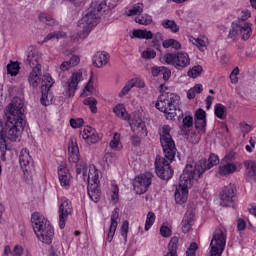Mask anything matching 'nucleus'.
Instances as JSON below:
<instances>
[{
    "label": "nucleus",
    "instance_id": "obj_17",
    "mask_svg": "<svg viewBox=\"0 0 256 256\" xmlns=\"http://www.w3.org/2000/svg\"><path fill=\"white\" fill-rule=\"evenodd\" d=\"M57 173L61 187L66 189V191H69V189H71V181H73V176L71 175L69 168L65 165H60L58 166Z\"/></svg>",
    "mask_w": 256,
    "mask_h": 256
},
{
    "label": "nucleus",
    "instance_id": "obj_34",
    "mask_svg": "<svg viewBox=\"0 0 256 256\" xmlns=\"http://www.w3.org/2000/svg\"><path fill=\"white\" fill-rule=\"evenodd\" d=\"M146 39V41H149L153 39V32L151 30H142V29H136L132 32V39Z\"/></svg>",
    "mask_w": 256,
    "mask_h": 256
},
{
    "label": "nucleus",
    "instance_id": "obj_54",
    "mask_svg": "<svg viewBox=\"0 0 256 256\" xmlns=\"http://www.w3.org/2000/svg\"><path fill=\"white\" fill-rule=\"evenodd\" d=\"M197 249H199V246L197 245V243L192 242L186 250V256H195L196 255L195 251H197Z\"/></svg>",
    "mask_w": 256,
    "mask_h": 256
},
{
    "label": "nucleus",
    "instance_id": "obj_59",
    "mask_svg": "<svg viewBox=\"0 0 256 256\" xmlns=\"http://www.w3.org/2000/svg\"><path fill=\"white\" fill-rule=\"evenodd\" d=\"M130 141L133 147H140L141 146V136L134 134L130 137Z\"/></svg>",
    "mask_w": 256,
    "mask_h": 256
},
{
    "label": "nucleus",
    "instance_id": "obj_3",
    "mask_svg": "<svg viewBox=\"0 0 256 256\" xmlns=\"http://www.w3.org/2000/svg\"><path fill=\"white\" fill-rule=\"evenodd\" d=\"M31 223L36 237L42 243L51 245L53 243V237H55V230L49 220L43 214L34 212L31 216Z\"/></svg>",
    "mask_w": 256,
    "mask_h": 256
},
{
    "label": "nucleus",
    "instance_id": "obj_8",
    "mask_svg": "<svg viewBox=\"0 0 256 256\" xmlns=\"http://www.w3.org/2000/svg\"><path fill=\"white\" fill-rule=\"evenodd\" d=\"M160 61L164 65H172L175 69H185L191 65V58L187 52H167L160 56Z\"/></svg>",
    "mask_w": 256,
    "mask_h": 256
},
{
    "label": "nucleus",
    "instance_id": "obj_33",
    "mask_svg": "<svg viewBox=\"0 0 256 256\" xmlns=\"http://www.w3.org/2000/svg\"><path fill=\"white\" fill-rule=\"evenodd\" d=\"M113 111L116 115V117H119V119H124V121H130L131 116L129 113H127V109L125 108V105L123 104H117Z\"/></svg>",
    "mask_w": 256,
    "mask_h": 256
},
{
    "label": "nucleus",
    "instance_id": "obj_21",
    "mask_svg": "<svg viewBox=\"0 0 256 256\" xmlns=\"http://www.w3.org/2000/svg\"><path fill=\"white\" fill-rule=\"evenodd\" d=\"M133 87H137L138 89H143L145 87V81L141 78H132L128 82H126L125 86L119 93V97H125V95H129V91L133 89Z\"/></svg>",
    "mask_w": 256,
    "mask_h": 256
},
{
    "label": "nucleus",
    "instance_id": "obj_30",
    "mask_svg": "<svg viewBox=\"0 0 256 256\" xmlns=\"http://www.w3.org/2000/svg\"><path fill=\"white\" fill-rule=\"evenodd\" d=\"M168 252L163 256H179L177 251H179V238L174 236L171 238L170 242L168 243Z\"/></svg>",
    "mask_w": 256,
    "mask_h": 256
},
{
    "label": "nucleus",
    "instance_id": "obj_52",
    "mask_svg": "<svg viewBox=\"0 0 256 256\" xmlns=\"http://www.w3.org/2000/svg\"><path fill=\"white\" fill-rule=\"evenodd\" d=\"M239 67H235L232 72L230 73V81L232 83V85H237V83H239Z\"/></svg>",
    "mask_w": 256,
    "mask_h": 256
},
{
    "label": "nucleus",
    "instance_id": "obj_43",
    "mask_svg": "<svg viewBox=\"0 0 256 256\" xmlns=\"http://www.w3.org/2000/svg\"><path fill=\"white\" fill-rule=\"evenodd\" d=\"M83 104L89 107L91 113H97V99L95 97H88L83 100Z\"/></svg>",
    "mask_w": 256,
    "mask_h": 256
},
{
    "label": "nucleus",
    "instance_id": "obj_44",
    "mask_svg": "<svg viewBox=\"0 0 256 256\" xmlns=\"http://www.w3.org/2000/svg\"><path fill=\"white\" fill-rule=\"evenodd\" d=\"M157 219V216H155V212L150 211L148 212L146 216V221H145V231H149L153 225H155V220Z\"/></svg>",
    "mask_w": 256,
    "mask_h": 256
},
{
    "label": "nucleus",
    "instance_id": "obj_55",
    "mask_svg": "<svg viewBox=\"0 0 256 256\" xmlns=\"http://www.w3.org/2000/svg\"><path fill=\"white\" fill-rule=\"evenodd\" d=\"M195 129H200L202 133H205L207 129V120H195Z\"/></svg>",
    "mask_w": 256,
    "mask_h": 256
},
{
    "label": "nucleus",
    "instance_id": "obj_2",
    "mask_svg": "<svg viewBox=\"0 0 256 256\" xmlns=\"http://www.w3.org/2000/svg\"><path fill=\"white\" fill-rule=\"evenodd\" d=\"M105 7H107L105 2L95 1L91 3L87 13L78 21V27L81 30L78 32L77 39H87L89 37V33L93 31L94 27H97L101 19L99 13H101Z\"/></svg>",
    "mask_w": 256,
    "mask_h": 256
},
{
    "label": "nucleus",
    "instance_id": "obj_47",
    "mask_svg": "<svg viewBox=\"0 0 256 256\" xmlns=\"http://www.w3.org/2000/svg\"><path fill=\"white\" fill-rule=\"evenodd\" d=\"M38 19L41 23H45L46 25H49V26L57 25V20L53 19V17L45 13L40 14L38 16Z\"/></svg>",
    "mask_w": 256,
    "mask_h": 256
},
{
    "label": "nucleus",
    "instance_id": "obj_22",
    "mask_svg": "<svg viewBox=\"0 0 256 256\" xmlns=\"http://www.w3.org/2000/svg\"><path fill=\"white\" fill-rule=\"evenodd\" d=\"M109 53L103 51L96 52L95 55L92 58L93 65L97 67L98 69H101V67H105L107 63H109Z\"/></svg>",
    "mask_w": 256,
    "mask_h": 256
},
{
    "label": "nucleus",
    "instance_id": "obj_25",
    "mask_svg": "<svg viewBox=\"0 0 256 256\" xmlns=\"http://www.w3.org/2000/svg\"><path fill=\"white\" fill-rule=\"evenodd\" d=\"M130 127L133 133H137L140 137H147V126L145 125V121L139 119L134 123L130 122Z\"/></svg>",
    "mask_w": 256,
    "mask_h": 256
},
{
    "label": "nucleus",
    "instance_id": "obj_63",
    "mask_svg": "<svg viewBox=\"0 0 256 256\" xmlns=\"http://www.w3.org/2000/svg\"><path fill=\"white\" fill-rule=\"evenodd\" d=\"M162 67L154 66L151 68V74L153 77H159L161 75Z\"/></svg>",
    "mask_w": 256,
    "mask_h": 256
},
{
    "label": "nucleus",
    "instance_id": "obj_18",
    "mask_svg": "<svg viewBox=\"0 0 256 256\" xmlns=\"http://www.w3.org/2000/svg\"><path fill=\"white\" fill-rule=\"evenodd\" d=\"M80 137L87 143V145H95V143H99V133L93 127L86 126L80 131Z\"/></svg>",
    "mask_w": 256,
    "mask_h": 256
},
{
    "label": "nucleus",
    "instance_id": "obj_50",
    "mask_svg": "<svg viewBox=\"0 0 256 256\" xmlns=\"http://www.w3.org/2000/svg\"><path fill=\"white\" fill-rule=\"evenodd\" d=\"M139 13H143V4L142 3H138L132 9H130L128 12V17H131L133 15H139Z\"/></svg>",
    "mask_w": 256,
    "mask_h": 256
},
{
    "label": "nucleus",
    "instance_id": "obj_53",
    "mask_svg": "<svg viewBox=\"0 0 256 256\" xmlns=\"http://www.w3.org/2000/svg\"><path fill=\"white\" fill-rule=\"evenodd\" d=\"M207 113L202 108H199L195 112V118L197 121H206Z\"/></svg>",
    "mask_w": 256,
    "mask_h": 256
},
{
    "label": "nucleus",
    "instance_id": "obj_29",
    "mask_svg": "<svg viewBox=\"0 0 256 256\" xmlns=\"http://www.w3.org/2000/svg\"><path fill=\"white\" fill-rule=\"evenodd\" d=\"M81 62V58L77 55H73L69 60H66L61 63L60 70L65 72L69 71V69H73V67H77Z\"/></svg>",
    "mask_w": 256,
    "mask_h": 256
},
{
    "label": "nucleus",
    "instance_id": "obj_62",
    "mask_svg": "<svg viewBox=\"0 0 256 256\" xmlns=\"http://www.w3.org/2000/svg\"><path fill=\"white\" fill-rule=\"evenodd\" d=\"M23 255V246L15 245L12 251V256H21Z\"/></svg>",
    "mask_w": 256,
    "mask_h": 256
},
{
    "label": "nucleus",
    "instance_id": "obj_24",
    "mask_svg": "<svg viewBox=\"0 0 256 256\" xmlns=\"http://www.w3.org/2000/svg\"><path fill=\"white\" fill-rule=\"evenodd\" d=\"M39 61H41V56H39L37 50H31L27 53L25 63L26 65H29L31 69H35V67H39V69H41Z\"/></svg>",
    "mask_w": 256,
    "mask_h": 256
},
{
    "label": "nucleus",
    "instance_id": "obj_26",
    "mask_svg": "<svg viewBox=\"0 0 256 256\" xmlns=\"http://www.w3.org/2000/svg\"><path fill=\"white\" fill-rule=\"evenodd\" d=\"M28 83L34 89H37V86L41 85V69L39 67L32 69L28 76Z\"/></svg>",
    "mask_w": 256,
    "mask_h": 256
},
{
    "label": "nucleus",
    "instance_id": "obj_51",
    "mask_svg": "<svg viewBox=\"0 0 256 256\" xmlns=\"http://www.w3.org/2000/svg\"><path fill=\"white\" fill-rule=\"evenodd\" d=\"M128 234H129V221H124L120 229V235L121 237H123L124 241H127Z\"/></svg>",
    "mask_w": 256,
    "mask_h": 256
},
{
    "label": "nucleus",
    "instance_id": "obj_20",
    "mask_svg": "<svg viewBox=\"0 0 256 256\" xmlns=\"http://www.w3.org/2000/svg\"><path fill=\"white\" fill-rule=\"evenodd\" d=\"M31 154L27 148H23L20 152L19 163L20 167L24 173V177H29V169L31 165Z\"/></svg>",
    "mask_w": 256,
    "mask_h": 256
},
{
    "label": "nucleus",
    "instance_id": "obj_19",
    "mask_svg": "<svg viewBox=\"0 0 256 256\" xmlns=\"http://www.w3.org/2000/svg\"><path fill=\"white\" fill-rule=\"evenodd\" d=\"M119 208H114L110 216V227L107 233V241L111 243L115 237V232L117 231V226L119 225Z\"/></svg>",
    "mask_w": 256,
    "mask_h": 256
},
{
    "label": "nucleus",
    "instance_id": "obj_28",
    "mask_svg": "<svg viewBox=\"0 0 256 256\" xmlns=\"http://www.w3.org/2000/svg\"><path fill=\"white\" fill-rule=\"evenodd\" d=\"M193 219H195V213L193 212H186L181 225H182V233H189L191 231V227H193V225L191 223H193Z\"/></svg>",
    "mask_w": 256,
    "mask_h": 256
},
{
    "label": "nucleus",
    "instance_id": "obj_64",
    "mask_svg": "<svg viewBox=\"0 0 256 256\" xmlns=\"http://www.w3.org/2000/svg\"><path fill=\"white\" fill-rule=\"evenodd\" d=\"M152 39H154V41H157V42L163 41V33L157 32V33L153 34Z\"/></svg>",
    "mask_w": 256,
    "mask_h": 256
},
{
    "label": "nucleus",
    "instance_id": "obj_42",
    "mask_svg": "<svg viewBox=\"0 0 256 256\" xmlns=\"http://www.w3.org/2000/svg\"><path fill=\"white\" fill-rule=\"evenodd\" d=\"M246 167V175L247 177H255L256 175V163L253 160H247L244 163Z\"/></svg>",
    "mask_w": 256,
    "mask_h": 256
},
{
    "label": "nucleus",
    "instance_id": "obj_31",
    "mask_svg": "<svg viewBox=\"0 0 256 256\" xmlns=\"http://www.w3.org/2000/svg\"><path fill=\"white\" fill-rule=\"evenodd\" d=\"M191 43H193L199 51H207V45H209V38L206 36H199L198 38H191Z\"/></svg>",
    "mask_w": 256,
    "mask_h": 256
},
{
    "label": "nucleus",
    "instance_id": "obj_14",
    "mask_svg": "<svg viewBox=\"0 0 256 256\" xmlns=\"http://www.w3.org/2000/svg\"><path fill=\"white\" fill-rule=\"evenodd\" d=\"M73 213V203L67 197L60 198V204L58 208L59 215V227L63 229L69 219V215Z\"/></svg>",
    "mask_w": 256,
    "mask_h": 256
},
{
    "label": "nucleus",
    "instance_id": "obj_61",
    "mask_svg": "<svg viewBox=\"0 0 256 256\" xmlns=\"http://www.w3.org/2000/svg\"><path fill=\"white\" fill-rule=\"evenodd\" d=\"M237 229L238 231H245L247 229V223L243 218L237 220Z\"/></svg>",
    "mask_w": 256,
    "mask_h": 256
},
{
    "label": "nucleus",
    "instance_id": "obj_36",
    "mask_svg": "<svg viewBox=\"0 0 256 256\" xmlns=\"http://www.w3.org/2000/svg\"><path fill=\"white\" fill-rule=\"evenodd\" d=\"M110 148L114 151H121L123 144L121 143V134L115 132L112 140L110 141Z\"/></svg>",
    "mask_w": 256,
    "mask_h": 256
},
{
    "label": "nucleus",
    "instance_id": "obj_37",
    "mask_svg": "<svg viewBox=\"0 0 256 256\" xmlns=\"http://www.w3.org/2000/svg\"><path fill=\"white\" fill-rule=\"evenodd\" d=\"M162 47L164 49L171 48V49H175V51H179V49H181V42L173 38H169L162 42Z\"/></svg>",
    "mask_w": 256,
    "mask_h": 256
},
{
    "label": "nucleus",
    "instance_id": "obj_46",
    "mask_svg": "<svg viewBox=\"0 0 256 256\" xmlns=\"http://www.w3.org/2000/svg\"><path fill=\"white\" fill-rule=\"evenodd\" d=\"M135 22L139 23V25H151L153 18L149 14H142L135 18Z\"/></svg>",
    "mask_w": 256,
    "mask_h": 256
},
{
    "label": "nucleus",
    "instance_id": "obj_23",
    "mask_svg": "<svg viewBox=\"0 0 256 256\" xmlns=\"http://www.w3.org/2000/svg\"><path fill=\"white\" fill-rule=\"evenodd\" d=\"M83 79V72L76 71L72 74L70 81L68 82V93L69 95H75L79 82Z\"/></svg>",
    "mask_w": 256,
    "mask_h": 256
},
{
    "label": "nucleus",
    "instance_id": "obj_15",
    "mask_svg": "<svg viewBox=\"0 0 256 256\" xmlns=\"http://www.w3.org/2000/svg\"><path fill=\"white\" fill-rule=\"evenodd\" d=\"M235 197H237V188L235 187V184L224 186L220 192L222 207H233V205H235Z\"/></svg>",
    "mask_w": 256,
    "mask_h": 256
},
{
    "label": "nucleus",
    "instance_id": "obj_57",
    "mask_svg": "<svg viewBox=\"0 0 256 256\" xmlns=\"http://www.w3.org/2000/svg\"><path fill=\"white\" fill-rule=\"evenodd\" d=\"M160 75H162L164 81H167L168 79H171V69L162 66V70L160 72Z\"/></svg>",
    "mask_w": 256,
    "mask_h": 256
},
{
    "label": "nucleus",
    "instance_id": "obj_12",
    "mask_svg": "<svg viewBox=\"0 0 256 256\" xmlns=\"http://www.w3.org/2000/svg\"><path fill=\"white\" fill-rule=\"evenodd\" d=\"M155 171L156 175L160 177V179H163V181H169L174 173L171 169V162L161 156H156Z\"/></svg>",
    "mask_w": 256,
    "mask_h": 256
},
{
    "label": "nucleus",
    "instance_id": "obj_4",
    "mask_svg": "<svg viewBox=\"0 0 256 256\" xmlns=\"http://www.w3.org/2000/svg\"><path fill=\"white\" fill-rule=\"evenodd\" d=\"M191 166H186L179 178V185L175 190L174 199L177 205H185L189 198V189L193 187V180L195 179L191 174Z\"/></svg>",
    "mask_w": 256,
    "mask_h": 256
},
{
    "label": "nucleus",
    "instance_id": "obj_38",
    "mask_svg": "<svg viewBox=\"0 0 256 256\" xmlns=\"http://www.w3.org/2000/svg\"><path fill=\"white\" fill-rule=\"evenodd\" d=\"M161 25L164 29L171 30L172 33H179V25H177V22H175V20H163L161 22Z\"/></svg>",
    "mask_w": 256,
    "mask_h": 256
},
{
    "label": "nucleus",
    "instance_id": "obj_9",
    "mask_svg": "<svg viewBox=\"0 0 256 256\" xmlns=\"http://www.w3.org/2000/svg\"><path fill=\"white\" fill-rule=\"evenodd\" d=\"M99 181V170L95 166H90L88 171L87 193L91 201L99 203L101 199V186Z\"/></svg>",
    "mask_w": 256,
    "mask_h": 256
},
{
    "label": "nucleus",
    "instance_id": "obj_40",
    "mask_svg": "<svg viewBox=\"0 0 256 256\" xmlns=\"http://www.w3.org/2000/svg\"><path fill=\"white\" fill-rule=\"evenodd\" d=\"M193 127V116L187 115L182 120V125L180 126V129L183 133H187Z\"/></svg>",
    "mask_w": 256,
    "mask_h": 256
},
{
    "label": "nucleus",
    "instance_id": "obj_58",
    "mask_svg": "<svg viewBox=\"0 0 256 256\" xmlns=\"http://www.w3.org/2000/svg\"><path fill=\"white\" fill-rule=\"evenodd\" d=\"M115 159H116V156H115V153L113 152H107L103 158V160L105 161V163H107V165H110V163H113Z\"/></svg>",
    "mask_w": 256,
    "mask_h": 256
},
{
    "label": "nucleus",
    "instance_id": "obj_49",
    "mask_svg": "<svg viewBox=\"0 0 256 256\" xmlns=\"http://www.w3.org/2000/svg\"><path fill=\"white\" fill-rule=\"evenodd\" d=\"M84 123H85V120H83V118L70 119V126L72 127V129H79L83 127Z\"/></svg>",
    "mask_w": 256,
    "mask_h": 256
},
{
    "label": "nucleus",
    "instance_id": "obj_1",
    "mask_svg": "<svg viewBox=\"0 0 256 256\" xmlns=\"http://www.w3.org/2000/svg\"><path fill=\"white\" fill-rule=\"evenodd\" d=\"M6 121L0 130V159L7 161V151H12L13 147L9 143H15L21 139L27 120H25V110H23V100L14 97L12 102L5 109Z\"/></svg>",
    "mask_w": 256,
    "mask_h": 256
},
{
    "label": "nucleus",
    "instance_id": "obj_10",
    "mask_svg": "<svg viewBox=\"0 0 256 256\" xmlns=\"http://www.w3.org/2000/svg\"><path fill=\"white\" fill-rule=\"evenodd\" d=\"M215 165H219V156L211 153L208 160L201 159L198 164H195L194 166L187 164L186 167H191L192 170L190 173L195 179H201V175L206 171H209V169H212V167H215Z\"/></svg>",
    "mask_w": 256,
    "mask_h": 256
},
{
    "label": "nucleus",
    "instance_id": "obj_41",
    "mask_svg": "<svg viewBox=\"0 0 256 256\" xmlns=\"http://www.w3.org/2000/svg\"><path fill=\"white\" fill-rule=\"evenodd\" d=\"M21 67L19 66V62H13L9 63L7 65V73L8 75H11V77H17L19 75Z\"/></svg>",
    "mask_w": 256,
    "mask_h": 256
},
{
    "label": "nucleus",
    "instance_id": "obj_35",
    "mask_svg": "<svg viewBox=\"0 0 256 256\" xmlns=\"http://www.w3.org/2000/svg\"><path fill=\"white\" fill-rule=\"evenodd\" d=\"M214 115L218 119H227V107L221 103H217L214 106Z\"/></svg>",
    "mask_w": 256,
    "mask_h": 256
},
{
    "label": "nucleus",
    "instance_id": "obj_11",
    "mask_svg": "<svg viewBox=\"0 0 256 256\" xmlns=\"http://www.w3.org/2000/svg\"><path fill=\"white\" fill-rule=\"evenodd\" d=\"M237 35H241L242 41H249L251 35H253V28H251V23L245 21L232 22L228 38L235 39Z\"/></svg>",
    "mask_w": 256,
    "mask_h": 256
},
{
    "label": "nucleus",
    "instance_id": "obj_45",
    "mask_svg": "<svg viewBox=\"0 0 256 256\" xmlns=\"http://www.w3.org/2000/svg\"><path fill=\"white\" fill-rule=\"evenodd\" d=\"M201 73H203V66L196 65L188 70L187 75L192 79H197V77H200Z\"/></svg>",
    "mask_w": 256,
    "mask_h": 256
},
{
    "label": "nucleus",
    "instance_id": "obj_32",
    "mask_svg": "<svg viewBox=\"0 0 256 256\" xmlns=\"http://www.w3.org/2000/svg\"><path fill=\"white\" fill-rule=\"evenodd\" d=\"M237 171V165L235 163H226L224 165H220L218 168L219 175L225 177L227 175H232V173H235Z\"/></svg>",
    "mask_w": 256,
    "mask_h": 256
},
{
    "label": "nucleus",
    "instance_id": "obj_39",
    "mask_svg": "<svg viewBox=\"0 0 256 256\" xmlns=\"http://www.w3.org/2000/svg\"><path fill=\"white\" fill-rule=\"evenodd\" d=\"M65 37H67V34H65V32L63 31L51 32L44 38V40L42 41V45L51 41L52 39H65Z\"/></svg>",
    "mask_w": 256,
    "mask_h": 256
},
{
    "label": "nucleus",
    "instance_id": "obj_27",
    "mask_svg": "<svg viewBox=\"0 0 256 256\" xmlns=\"http://www.w3.org/2000/svg\"><path fill=\"white\" fill-rule=\"evenodd\" d=\"M68 153L70 163H79V159L81 158V156L79 155V146L77 145V142H74L72 140L69 143Z\"/></svg>",
    "mask_w": 256,
    "mask_h": 256
},
{
    "label": "nucleus",
    "instance_id": "obj_5",
    "mask_svg": "<svg viewBox=\"0 0 256 256\" xmlns=\"http://www.w3.org/2000/svg\"><path fill=\"white\" fill-rule=\"evenodd\" d=\"M179 95L169 92H161L156 102V109L166 115L167 119H173L175 117V111H177V105H179Z\"/></svg>",
    "mask_w": 256,
    "mask_h": 256
},
{
    "label": "nucleus",
    "instance_id": "obj_6",
    "mask_svg": "<svg viewBox=\"0 0 256 256\" xmlns=\"http://www.w3.org/2000/svg\"><path fill=\"white\" fill-rule=\"evenodd\" d=\"M227 245V229L222 225L215 228L210 241V255L221 256Z\"/></svg>",
    "mask_w": 256,
    "mask_h": 256
},
{
    "label": "nucleus",
    "instance_id": "obj_48",
    "mask_svg": "<svg viewBox=\"0 0 256 256\" xmlns=\"http://www.w3.org/2000/svg\"><path fill=\"white\" fill-rule=\"evenodd\" d=\"M112 187L111 201L114 205H117V203H119V186L117 184H113Z\"/></svg>",
    "mask_w": 256,
    "mask_h": 256
},
{
    "label": "nucleus",
    "instance_id": "obj_56",
    "mask_svg": "<svg viewBox=\"0 0 256 256\" xmlns=\"http://www.w3.org/2000/svg\"><path fill=\"white\" fill-rule=\"evenodd\" d=\"M143 59H155L157 52L155 50H145L141 53Z\"/></svg>",
    "mask_w": 256,
    "mask_h": 256
},
{
    "label": "nucleus",
    "instance_id": "obj_60",
    "mask_svg": "<svg viewBox=\"0 0 256 256\" xmlns=\"http://www.w3.org/2000/svg\"><path fill=\"white\" fill-rule=\"evenodd\" d=\"M160 235H162V237H165V238L171 237L172 231L167 226L162 225L160 227Z\"/></svg>",
    "mask_w": 256,
    "mask_h": 256
},
{
    "label": "nucleus",
    "instance_id": "obj_13",
    "mask_svg": "<svg viewBox=\"0 0 256 256\" xmlns=\"http://www.w3.org/2000/svg\"><path fill=\"white\" fill-rule=\"evenodd\" d=\"M151 183H153V173L151 172L136 176L133 182L134 191H136L137 195H143L149 191Z\"/></svg>",
    "mask_w": 256,
    "mask_h": 256
},
{
    "label": "nucleus",
    "instance_id": "obj_16",
    "mask_svg": "<svg viewBox=\"0 0 256 256\" xmlns=\"http://www.w3.org/2000/svg\"><path fill=\"white\" fill-rule=\"evenodd\" d=\"M54 83L55 82L53 81L51 74H44L40 80V89L42 93L40 103L41 105H44V107H47V105H49V101H47V95L50 89L53 87Z\"/></svg>",
    "mask_w": 256,
    "mask_h": 256
},
{
    "label": "nucleus",
    "instance_id": "obj_7",
    "mask_svg": "<svg viewBox=\"0 0 256 256\" xmlns=\"http://www.w3.org/2000/svg\"><path fill=\"white\" fill-rule=\"evenodd\" d=\"M159 135L164 157L168 159V161H173L177 154V147H175V141L171 136V127L169 125H164L159 132Z\"/></svg>",
    "mask_w": 256,
    "mask_h": 256
}]
</instances>
